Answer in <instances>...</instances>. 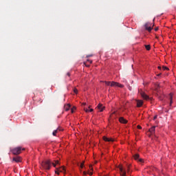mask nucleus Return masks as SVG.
<instances>
[{"label": "nucleus", "instance_id": "nucleus-1", "mask_svg": "<svg viewBox=\"0 0 176 176\" xmlns=\"http://www.w3.org/2000/svg\"><path fill=\"white\" fill-rule=\"evenodd\" d=\"M51 162L50 160H45V161H43L41 163V166L43 167V168L44 170H50L51 169Z\"/></svg>", "mask_w": 176, "mask_h": 176}, {"label": "nucleus", "instance_id": "nucleus-2", "mask_svg": "<svg viewBox=\"0 0 176 176\" xmlns=\"http://www.w3.org/2000/svg\"><path fill=\"white\" fill-rule=\"evenodd\" d=\"M104 82H105L106 85H107V86L118 87L120 88H122L124 87L122 85H120V83L114 82V81H113V82L105 81Z\"/></svg>", "mask_w": 176, "mask_h": 176}, {"label": "nucleus", "instance_id": "nucleus-3", "mask_svg": "<svg viewBox=\"0 0 176 176\" xmlns=\"http://www.w3.org/2000/svg\"><path fill=\"white\" fill-rule=\"evenodd\" d=\"M25 148H22L21 146L16 147L14 148H12L11 150V152L12 153L13 155H19L21 153V151H25Z\"/></svg>", "mask_w": 176, "mask_h": 176}, {"label": "nucleus", "instance_id": "nucleus-4", "mask_svg": "<svg viewBox=\"0 0 176 176\" xmlns=\"http://www.w3.org/2000/svg\"><path fill=\"white\" fill-rule=\"evenodd\" d=\"M133 158L135 161L139 162L140 163H144V160L142 158H140L139 154H135Z\"/></svg>", "mask_w": 176, "mask_h": 176}, {"label": "nucleus", "instance_id": "nucleus-5", "mask_svg": "<svg viewBox=\"0 0 176 176\" xmlns=\"http://www.w3.org/2000/svg\"><path fill=\"white\" fill-rule=\"evenodd\" d=\"M145 30L148 32H151L153 30V28L151 27V25L150 23H146L144 25Z\"/></svg>", "mask_w": 176, "mask_h": 176}, {"label": "nucleus", "instance_id": "nucleus-6", "mask_svg": "<svg viewBox=\"0 0 176 176\" xmlns=\"http://www.w3.org/2000/svg\"><path fill=\"white\" fill-rule=\"evenodd\" d=\"M12 162H14L15 163H20L21 162V158L19 156L14 157L12 158Z\"/></svg>", "mask_w": 176, "mask_h": 176}, {"label": "nucleus", "instance_id": "nucleus-7", "mask_svg": "<svg viewBox=\"0 0 176 176\" xmlns=\"http://www.w3.org/2000/svg\"><path fill=\"white\" fill-rule=\"evenodd\" d=\"M120 173H121V176H126V170H124L123 167L122 166H118Z\"/></svg>", "mask_w": 176, "mask_h": 176}, {"label": "nucleus", "instance_id": "nucleus-8", "mask_svg": "<svg viewBox=\"0 0 176 176\" xmlns=\"http://www.w3.org/2000/svg\"><path fill=\"white\" fill-rule=\"evenodd\" d=\"M97 109H98L99 112H102L104 110L105 107L103 106L102 104H99L97 106Z\"/></svg>", "mask_w": 176, "mask_h": 176}, {"label": "nucleus", "instance_id": "nucleus-9", "mask_svg": "<svg viewBox=\"0 0 176 176\" xmlns=\"http://www.w3.org/2000/svg\"><path fill=\"white\" fill-rule=\"evenodd\" d=\"M141 96L146 100H148L150 99L149 96L146 95L144 92H141Z\"/></svg>", "mask_w": 176, "mask_h": 176}, {"label": "nucleus", "instance_id": "nucleus-10", "mask_svg": "<svg viewBox=\"0 0 176 176\" xmlns=\"http://www.w3.org/2000/svg\"><path fill=\"white\" fill-rule=\"evenodd\" d=\"M119 122L122 124L127 123V121L123 117L119 118Z\"/></svg>", "mask_w": 176, "mask_h": 176}, {"label": "nucleus", "instance_id": "nucleus-11", "mask_svg": "<svg viewBox=\"0 0 176 176\" xmlns=\"http://www.w3.org/2000/svg\"><path fill=\"white\" fill-rule=\"evenodd\" d=\"M103 140L105 141V142H114V139H109V138H107V137H103Z\"/></svg>", "mask_w": 176, "mask_h": 176}, {"label": "nucleus", "instance_id": "nucleus-12", "mask_svg": "<svg viewBox=\"0 0 176 176\" xmlns=\"http://www.w3.org/2000/svg\"><path fill=\"white\" fill-rule=\"evenodd\" d=\"M136 103H137V107H141L143 104L142 100H136Z\"/></svg>", "mask_w": 176, "mask_h": 176}, {"label": "nucleus", "instance_id": "nucleus-13", "mask_svg": "<svg viewBox=\"0 0 176 176\" xmlns=\"http://www.w3.org/2000/svg\"><path fill=\"white\" fill-rule=\"evenodd\" d=\"M155 126H153L150 129H149V132L151 133V134H154L155 131Z\"/></svg>", "mask_w": 176, "mask_h": 176}, {"label": "nucleus", "instance_id": "nucleus-14", "mask_svg": "<svg viewBox=\"0 0 176 176\" xmlns=\"http://www.w3.org/2000/svg\"><path fill=\"white\" fill-rule=\"evenodd\" d=\"M56 170L60 172V173H65L66 170H65V167L64 166H62L59 168H56Z\"/></svg>", "mask_w": 176, "mask_h": 176}, {"label": "nucleus", "instance_id": "nucleus-15", "mask_svg": "<svg viewBox=\"0 0 176 176\" xmlns=\"http://www.w3.org/2000/svg\"><path fill=\"white\" fill-rule=\"evenodd\" d=\"M64 108L65 111H69V109L71 108V104H65Z\"/></svg>", "mask_w": 176, "mask_h": 176}, {"label": "nucleus", "instance_id": "nucleus-16", "mask_svg": "<svg viewBox=\"0 0 176 176\" xmlns=\"http://www.w3.org/2000/svg\"><path fill=\"white\" fill-rule=\"evenodd\" d=\"M169 99H170V106H171L173 104V94L171 93L169 94Z\"/></svg>", "mask_w": 176, "mask_h": 176}, {"label": "nucleus", "instance_id": "nucleus-17", "mask_svg": "<svg viewBox=\"0 0 176 176\" xmlns=\"http://www.w3.org/2000/svg\"><path fill=\"white\" fill-rule=\"evenodd\" d=\"M84 110L85 111V113H89V112H93L94 111L93 109H90V110H89L88 109L84 108Z\"/></svg>", "mask_w": 176, "mask_h": 176}, {"label": "nucleus", "instance_id": "nucleus-18", "mask_svg": "<svg viewBox=\"0 0 176 176\" xmlns=\"http://www.w3.org/2000/svg\"><path fill=\"white\" fill-rule=\"evenodd\" d=\"M145 47H146V50H148V51H149L151 50V45H145Z\"/></svg>", "mask_w": 176, "mask_h": 176}, {"label": "nucleus", "instance_id": "nucleus-19", "mask_svg": "<svg viewBox=\"0 0 176 176\" xmlns=\"http://www.w3.org/2000/svg\"><path fill=\"white\" fill-rule=\"evenodd\" d=\"M162 69H163V70H169V68L167 67L163 66V67H162Z\"/></svg>", "mask_w": 176, "mask_h": 176}, {"label": "nucleus", "instance_id": "nucleus-20", "mask_svg": "<svg viewBox=\"0 0 176 176\" xmlns=\"http://www.w3.org/2000/svg\"><path fill=\"white\" fill-rule=\"evenodd\" d=\"M74 94H78V89L74 88Z\"/></svg>", "mask_w": 176, "mask_h": 176}, {"label": "nucleus", "instance_id": "nucleus-21", "mask_svg": "<svg viewBox=\"0 0 176 176\" xmlns=\"http://www.w3.org/2000/svg\"><path fill=\"white\" fill-rule=\"evenodd\" d=\"M57 131H58V129L55 130L54 132H53V135L56 136V133H57Z\"/></svg>", "mask_w": 176, "mask_h": 176}, {"label": "nucleus", "instance_id": "nucleus-22", "mask_svg": "<svg viewBox=\"0 0 176 176\" xmlns=\"http://www.w3.org/2000/svg\"><path fill=\"white\" fill-rule=\"evenodd\" d=\"M84 167V162L80 164V168H83Z\"/></svg>", "mask_w": 176, "mask_h": 176}, {"label": "nucleus", "instance_id": "nucleus-23", "mask_svg": "<svg viewBox=\"0 0 176 176\" xmlns=\"http://www.w3.org/2000/svg\"><path fill=\"white\" fill-rule=\"evenodd\" d=\"M92 56H93L92 54H91V55H87V58H90V57H92Z\"/></svg>", "mask_w": 176, "mask_h": 176}, {"label": "nucleus", "instance_id": "nucleus-24", "mask_svg": "<svg viewBox=\"0 0 176 176\" xmlns=\"http://www.w3.org/2000/svg\"><path fill=\"white\" fill-rule=\"evenodd\" d=\"M55 173H56V174H57L58 175H59V173H60V172H58V170H55Z\"/></svg>", "mask_w": 176, "mask_h": 176}, {"label": "nucleus", "instance_id": "nucleus-25", "mask_svg": "<svg viewBox=\"0 0 176 176\" xmlns=\"http://www.w3.org/2000/svg\"><path fill=\"white\" fill-rule=\"evenodd\" d=\"M157 118V116L153 117V120H155Z\"/></svg>", "mask_w": 176, "mask_h": 176}, {"label": "nucleus", "instance_id": "nucleus-26", "mask_svg": "<svg viewBox=\"0 0 176 176\" xmlns=\"http://www.w3.org/2000/svg\"><path fill=\"white\" fill-rule=\"evenodd\" d=\"M138 129H142V126L140 125H138Z\"/></svg>", "mask_w": 176, "mask_h": 176}, {"label": "nucleus", "instance_id": "nucleus-27", "mask_svg": "<svg viewBox=\"0 0 176 176\" xmlns=\"http://www.w3.org/2000/svg\"><path fill=\"white\" fill-rule=\"evenodd\" d=\"M55 164H56V165L58 164H59V161H58V160H56Z\"/></svg>", "mask_w": 176, "mask_h": 176}, {"label": "nucleus", "instance_id": "nucleus-28", "mask_svg": "<svg viewBox=\"0 0 176 176\" xmlns=\"http://www.w3.org/2000/svg\"><path fill=\"white\" fill-rule=\"evenodd\" d=\"M75 108L72 109V113H74Z\"/></svg>", "mask_w": 176, "mask_h": 176}, {"label": "nucleus", "instance_id": "nucleus-29", "mask_svg": "<svg viewBox=\"0 0 176 176\" xmlns=\"http://www.w3.org/2000/svg\"><path fill=\"white\" fill-rule=\"evenodd\" d=\"M52 165L56 168V164H55V163H52Z\"/></svg>", "mask_w": 176, "mask_h": 176}, {"label": "nucleus", "instance_id": "nucleus-30", "mask_svg": "<svg viewBox=\"0 0 176 176\" xmlns=\"http://www.w3.org/2000/svg\"><path fill=\"white\" fill-rule=\"evenodd\" d=\"M88 174H89L90 176H91L92 174H93V173H92V172H89V173H88Z\"/></svg>", "mask_w": 176, "mask_h": 176}, {"label": "nucleus", "instance_id": "nucleus-31", "mask_svg": "<svg viewBox=\"0 0 176 176\" xmlns=\"http://www.w3.org/2000/svg\"><path fill=\"white\" fill-rule=\"evenodd\" d=\"M67 76L69 77V76H70V73H69V72H67Z\"/></svg>", "mask_w": 176, "mask_h": 176}, {"label": "nucleus", "instance_id": "nucleus-32", "mask_svg": "<svg viewBox=\"0 0 176 176\" xmlns=\"http://www.w3.org/2000/svg\"><path fill=\"white\" fill-rule=\"evenodd\" d=\"M158 30H159L158 27L155 28V31H158Z\"/></svg>", "mask_w": 176, "mask_h": 176}, {"label": "nucleus", "instance_id": "nucleus-33", "mask_svg": "<svg viewBox=\"0 0 176 176\" xmlns=\"http://www.w3.org/2000/svg\"><path fill=\"white\" fill-rule=\"evenodd\" d=\"M87 172H83V175H87Z\"/></svg>", "mask_w": 176, "mask_h": 176}, {"label": "nucleus", "instance_id": "nucleus-34", "mask_svg": "<svg viewBox=\"0 0 176 176\" xmlns=\"http://www.w3.org/2000/svg\"><path fill=\"white\" fill-rule=\"evenodd\" d=\"M87 61H88V62H89V63H90V64H91V63H92V61H91V60H87Z\"/></svg>", "mask_w": 176, "mask_h": 176}, {"label": "nucleus", "instance_id": "nucleus-35", "mask_svg": "<svg viewBox=\"0 0 176 176\" xmlns=\"http://www.w3.org/2000/svg\"><path fill=\"white\" fill-rule=\"evenodd\" d=\"M158 69H159L160 70H161V69H162V67H161L160 66H159V67H158Z\"/></svg>", "mask_w": 176, "mask_h": 176}, {"label": "nucleus", "instance_id": "nucleus-36", "mask_svg": "<svg viewBox=\"0 0 176 176\" xmlns=\"http://www.w3.org/2000/svg\"><path fill=\"white\" fill-rule=\"evenodd\" d=\"M162 75V73H160L159 74H157V76H160Z\"/></svg>", "mask_w": 176, "mask_h": 176}, {"label": "nucleus", "instance_id": "nucleus-37", "mask_svg": "<svg viewBox=\"0 0 176 176\" xmlns=\"http://www.w3.org/2000/svg\"><path fill=\"white\" fill-rule=\"evenodd\" d=\"M82 105L85 106L86 103H82Z\"/></svg>", "mask_w": 176, "mask_h": 176}, {"label": "nucleus", "instance_id": "nucleus-38", "mask_svg": "<svg viewBox=\"0 0 176 176\" xmlns=\"http://www.w3.org/2000/svg\"><path fill=\"white\" fill-rule=\"evenodd\" d=\"M89 168H90L91 170H92V166L91 165L89 166Z\"/></svg>", "mask_w": 176, "mask_h": 176}, {"label": "nucleus", "instance_id": "nucleus-39", "mask_svg": "<svg viewBox=\"0 0 176 176\" xmlns=\"http://www.w3.org/2000/svg\"><path fill=\"white\" fill-rule=\"evenodd\" d=\"M129 89L130 91H131V87H129Z\"/></svg>", "mask_w": 176, "mask_h": 176}, {"label": "nucleus", "instance_id": "nucleus-40", "mask_svg": "<svg viewBox=\"0 0 176 176\" xmlns=\"http://www.w3.org/2000/svg\"><path fill=\"white\" fill-rule=\"evenodd\" d=\"M129 168L128 167V172H129Z\"/></svg>", "mask_w": 176, "mask_h": 176}]
</instances>
